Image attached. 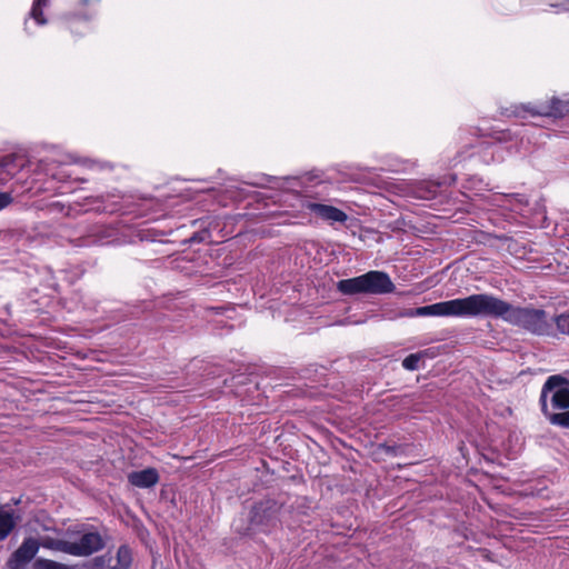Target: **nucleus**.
Returning a JSON list of instances; mask_svg holds the SVG:
<instances>
[{
	"mask_svg": "<svg viewBox=\"0 0 569 569\" xmlns=\"http://www.w3.org/2000/svg\"><path fill=\"white\" fill-rule=\"evenodd\" d=\"M116 563H110L109 569H129L131 565V551L128 547L121 546L116 556Z\"/></svg>",
	"mask_w": 569,
	"mask_h": 569,
	"instance_id": "nucleus-13",
	"label": "nucleus"
},
{
	"mask_svg": "<svg viewBox=\"0 0 569 569\" xmlns=\"http://www.w3.org/2000/svg\"><path fill=\"white\" fill-rule=\"evenodd\" d=\"M33 569H71V568L64 563H61V562H58L54 560H50V559H46V558H38L33 562Z\"/></svg>",
	"mask_w": 569,
	"mask_h": 569,
	"instance_id": "nucleus-14",
	"label": "nucleus"
},
{
	"mask_svg": "<svg viewBox=\"0 0 569 569\" xmlns=\"http://www.w3.org/2000/svg\"><path fill=\"white\" fill-rule=\"evenodd\" d=\"M403 317H459L502 318L507 322L520 326L531 332H548L546 312L541 309L515 307L489 293H475L466 298H457L433 305L408 309Z\"/></svg>",
	"mask_w": 569,
	"mask_h": 569,
	"instance_id": "nucleus-1",
	"label": "nucleus"
},
{
	"mask_svg": "<svg viewBox=\"0 0 569 569\" xmlns=\"http://www.w3.org/2000/svg\"><path fill=\"white\" fill-rule=\"evenodd\" d=\"M104 547L103 539L99 532L89 531L82 533L78 539L69 540V555L74 557H89Z\"/></svg>",
	"mask_w": 569,
	"mask_h": 569,
	"instance_id": "nucleus-3",
	"label": "nucleus"
},
{
	"mask_svg": "<svg viewBox=\"0 0 569 569\" xmlns=\"http://www.w3.org/2000/svg\"><path fill=\"white\" fill-rule=\"evenodd\" d=\"M12 202V197L9 192H0V210L8 207Z\"/></svg>",
	"mask_w": 569,
	"mask_h": 569,
	"instance_id": "nucleus-19",
	"label": "nucleus"
},
{
	"mask_svg": "<svg viewBox=\"0 0 569 569\" xmlns=\"http://www.w3.org/2000/svg\"><path fill=\"white\" fill-rule=\"evenodd\" d=\"M337 289L343 295L365 293L363 277L343 279L337 282Z\"/></svg>",
	"mask_w": 569,
	"mask_h": 569,
	"instance_id": "nucleus-11",
	"label": "nucleus"
},
{
	"mask_svg": "<svg viewBox=\"0 0 569 569\" xmlns=\"http://www.w3.org/2000/svg\"><path fill=\"white\" fill-rule=\"evenodd\" d=\"M541 410L550 423L569 428V382L561 376L547 379L540 395Z\"/></svg>",
	"mask_w": 569,
	"mask_h": 569,
	"instance_id": "nucleus-2",
	"label": "nucleus"
},
{
	"mask_svg": "<svg viewBox=\"0 0 569 569\" xmlns=\"http://www.w3.org/2000/svg\"><path fill=\"white\" fill-rule=\"evenodd\" d=\"M520 109L530 112L532 116L563 117L569 112V103L558 98H552L549 104L540 106L537 109L530 108L529 106H521Z\"/></svg>",
	"mask_w": 569,
	"mask_h": 569,
	"instance_id": "nucleus-7",
	"label": "nucleus"
},
{
	"mask_svg": "<svg viewBox=\"0 0 569 569\" xmlns=\"http://www.w3.org/2000/svg\"><path fill=\"white\" fill-rule=\"evenodd\" d=\"M20 521V516L11 510H0V541H3Z\"/></svg>",
	"mask_w": 569,
	"mask_h": 569,
	"instance_id": "nucleus-10",
	"label": "nucleus"
},
{
	"mask_svg": "<svg viewBox=\"0 0 569 569\" xmlns=\"http://www.w3.org/2000/svg\"><path fill=\"white\" fill-rule=\"evenodd\" d=\"M40 541L34 537H26L19 548L10 556L8 566L11 569H21L38 553Z\"/></svg>",
	"mask_w": 569,
	"mask_h": 569,
	"instance_id": "nucleus-4",
	"label": "nucleus"
},
{
	"mask_svg": "<svg viewBox=\"0 0 569 569\" xmlns=\"http://www.w3.org/2000/svg\"><path fill=\"white\" fill-rule=\"evenodd\" d=\"M16 157L14 156H7L4 158H2L0 160V167L4 170H7L9 173H11L10 171V166L13 163Z\"/></svg>",
	"mask_w": 569,
	"mask_h": 569,
	"instance_id": "nucleus-18",
	"label": "nucleus"
},
{
	"mask_svg": "<svg viewBox=\"0 0 569 569\" xmlns=\"http://www.w3.org/2000/svg\"><path fill=\"white\" fill-rule=\"evenodd\" d=\"M308 209L316 213L318 217L333 222H346L348 216L340 209L322 203H309Z\"/></svg>",
	"mask_w": 569,
	"mask_h": 569,
	"instance_id": "nucleus-8",
	"label": "nucleus"
},
{
	"mask_svg": "<svg viewBox=\"0 0 569 569\" xmlns=\"http://www.w3.org/2000/svg\"><path fill=\"white\" fill-rule=\"evenodd\" d=\"M421 357V353L409 355L402 361L403 368H406L407 370H417L419 368V361Z\"/></svg>",
	"mask_w": 569,
	"mask_h": 569,
	"instance_id": "nucleus-17",
	"label": "nucleus"
},
{
	"mask_svg": "<svg viewBox=\"0 0 569 569\" xmlns=\"http://www.w3.org/2000/svg\"><path fill=\"white\" fill-rule=\"evenodd\" d=\"M278 511L279 507L273 501L259 502L251 510V522L256 526H272Z\"/></svg>",
	"mask_w": 569,
	"mask_h": 569,
	"instance_id": "nucleus-6",
	"label": "nucleus"
},
{
	"mask_svg": "<svg viewBox=\"0 0 569 569\" xmlns=\"http://www.w3.org/2000/svg\"><path fill=\"white\" fill-rule=\"evenodd\" d=\"M362 277L365 293L367 295H382L395 290V284L386 272L369 271L362 274Z\"/></svg>",
	"mask_w": 569,
	"mask_h": 569,
	"instance_id": "nucleus-5",
	"label": "nucleus"
},
{
	"mask_svg": "<svg viewBox=\"0 0 569 569\" xmlns=\"http://www.w3.org/2000/svg\"><path fill=\"white\" fill-rule=\"evenodd\" d=\"M129 482L138 488H150L159 480L158 471L153 468H148L140 471H132L128 475Z\"/></svg>",
	"mask_w": 569,
	"mask_h": 569,
	"instance_id": "nucleus-9",
	"label": "nucleus"
},
{
	"mask_svg": "<svg viewBox=\"0 0 569 569\" xmlns=\"http://www.w3.org/2000/svg\"><path fill=\"white\" fill-rule=\"evenodd\" d=\"M48 0H34L32 9H31V17L38 21L40 24L46 23V19L42 16V7L47 4Z\"/></svg>",
	"mask_w": 569,
	"mask_h": 569,
	"instance_id": "nucleus-16",
	"label": "nucleus"
},
{
	"mask_svg": "<svg viewBox=\"0 0 569 569\" xmlns=\"http://www.w3.org/2000/svg\"><path fill=\"white\" fill-rule=\"evenodd\" d=\"M555 323L558 331L569 337V310L555 318Z\"/></svg>",
	"mask_w": 569,
	"mask_h": 569,
	"instance_id": "nucleus-15",
	"label": "nucleus"
},
{
	"mask_svg": "<svg viewBox=\"0 0 569 569\" xmlns=\"http://www.w3.org/2000/svg\"><path fill=\"white\" fill-rule=\"evenodd\" d=\"M40 547L52 551H60L69 555V540L52 538L49 536L39 539Z\"/></svg>",
	"mask_w": 569,
	"mask_h": 569,
	"instance_id": "nucleus-12",
	"label": "nucleus"
}]
</instances>
